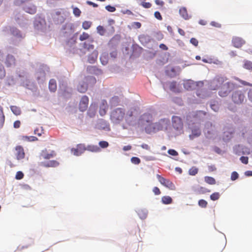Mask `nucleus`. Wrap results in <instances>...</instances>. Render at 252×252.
<instances>
[{
	"label": "nucleus",
	"mask_w": 252,
	"mask_h": 252,
	"mask_svg": "<svg viewBox=\"0 0 252 252\" xmlns=\"http://www.w3.org/2000/svg\"><path fill=\"white\" fill-rule=\"evenodd\" d=\"M15 58L11 55H7L4 61V63L6 67H11L15 64Z\"/></svg>",
	"instance_id": "ddd939ff"
},
{
	"label": "nucleus",
	"mask_w": 252,
	"mask_h": 252,
	"mask_svg": "<svg viewBox=\"0 0 252 252\" xmlns=\"http://www.w3.org/2000/svg\"><path fill=\"white\" fill-rule=\"evenodd\" d=\"M162 121H160L158 122L153 123L156 132L161 130L163 129Z\"/></svg>",
	"instance_id": "c756f323"
},
{
	"label": "nucleus",
	"mask_w": 252,
	"mask_h": 252,
	"mask_svg": "<svg viewBox=\"0 0 252 252\" xmlns=\"http://www.w3.org/2000/svg\"><path fill=\"white\" fill-rule=\"evenodd\" d=\"M90 35L87 32H83L82 34L80 35L79 40L80 41H84L90 39Z\"/></svg>",
	"instance_id": "f704fd0d"
},
{
	"label": "nucleus",
	"mask_w": 252,
	"mask_h": 252,
	"mask_svg": "<svg viewBox=\"0 0 252 252\" xmlns=\"http://www.w3.org/2000/svg\"><path fill=\"white\" fill-rule=\"evenodd\" d=\"M6 72L4 66L0 62V79H2L5 76Z\"/></svg>",
	"instance_id": "72a5a7b5"
},
{
	"label": "nucleus",
	"mask_w": 252,
	"mask_h": 252,
	"mask_svg": "<svg viewBox=\"0 0 252 252\" xmlns=\"http://www.w3.org/2000/svg\"><path fill=\"white\" fill-rule=\"evenodd\" d=\"M99 146L102 148H106L108 147L109 143L105 141H101L99 142Z\"/></svg>",
	"instance_id": "a18cd8bd"
},
{
	"label": "nucleus",
	"mask_w": 252,
	"mask_h": 252,
	"mask_svg": "<svg viewBox=\"0 0 252 252\" xmlns=\"http://www.w3.org/2000/svg\"><path fill=\"white\" fill-rule=\"evenodd\" d=\"M105 8L107 11H108L109 12H114L116 11V8L115 7L109 5L106 6Z\"/></svg>",
	"instance_id": "864d4df0"
},
{
	"label": "nucleus",
	"mask_w": 252,
	"mask_h": 252,
	"mask_svg": "<svg viewBox=\"0 0 252 252\" xmlns=\"http://www.w3.org/2000/svg\"><path fill=\"white\" fill-rule=\"evenodd\" d=\"M240 159L241 161L244 164H247L248 163L249 158L247 157L242 156L240 158Z\"/></svg>",
	"instance_id": "5fc2aeb1"
},
{
	"label": "nucleus",
	"mask_w": 252,
	"mask_h": 252,
	"mask_svg": "<svg viewBox=\"0 0 252 252\" xmlns=\"http://www.w3.org/2000/svg\"><path fill=\"white\" fill-rule=\"evenodd\" d=\"M88 150L92 152H99L100 151V148L96 145H90L86 147V151Z\"/></svg>",
	"instance_id": "b1692460"
},
{
	"label": "nucleus",
	"mask_w": 252,
	"mask_h": 252,
	"mask_svg": "<svg viewBox=\"0 0 252 252\" xmlns=\"http://www.w3.org/2000/svg\"><path fill=\"white\" fill-rule=\"evenodd\" d=\"M0 127H2L4 123V116L3 113L2 108L0 107Z\"/></svg>",
	"instance_id": "c9c22d12"
},
{
	"label": "nucleus",
	"mask_w": 252,
	"mask_h": 252,
	"mask_svg": "<svg viewBox=\"0 0 252 252\" xmlns=\"http://www.w3.org/2000/svg\"><path fill=\"white\" fill-rule=\"evenodd\" d=\"M141 120L143 124L145 123H151L153 120V116L148 113H144L141 116Z\"/></svg>",
	"instance_id": "f3484780"
},
{
	"label": "nucleus",
	"mask_w": 252,
	"mask_h": 252,
	"mask_svg": "<svg viewBox=\"0 0 252 252\" xmlns=\"http://www.w3.org/2000/svg\"><path fill=\"white\" fill-rule=\"evenodd\" d=\"M10 109L12 112L16 116L20 115L21 113V111L19 107L16 106H11Z\"/></svg>",
	"instance_id": "7c9ffc66"
},
{
	"label": "nucleus",
	"mask_w": 252,
	"mask_h": 252,
	"mask_svg": "<svg viewBox=\"0 0 252 252\" xmlns=\"http://www.w3.org/2000/svg\"><path fill=\"white\" fill-rule=\"evenodd\" d=\"M227 80V78L224 76H216L211 81L210 84V89L216 90L220 89L225 82Z\"/></svg>",
	"instance_id": "20e7f679"
},
{
	"label": "nucleus",
	"mask_w": 252,
	"mask_h": 252,
	"mask_svg": "<svg viewBox=\"0 0 252 252\" xmlns=\"http://www.w3.org/2000/svg\"><path fill=\"white\" fill-rule=\"evenodd\" d=\"M220 197V194L219 192H214L210 195V198L213 201L218 200Z\"/></svg>",
	"instance_id": "ea45409f"
},
{
	"label": "nucleus",
	"mask_w": 252,
	"mask_h": 252,
	"mask_svg": "<svg viewBox=\"0 0 252 252\" xmlns=\"http://www.w3.org/2000/svg\"><path fill=\"white\" fill-rule=\"evenodd\" d=\"M198 168L193 166L189 169V173L190 175L194 176L198 173Z\"/></svg>",
	"instance_id": "4c0bfd02"
},
{
	"label": "nucleus",
	"mask_w": 252,
	"mask_h": 252,
	"mask_svg": "<svg viewBox=\"0 0 252 252\" xmlns=\"http://www.w3.org/2000/svg\"><path fill=\"white\" fill-rule=\"evenodd\" d=\"M108 106L105 100H102L99 106V114L101 116H104L106 114Z\"/></svg>",
	"instance_id": "2eb2a0df"
},
{
	"label": "nucleus",
	"mask_w": 252,
	"mask_h": 252,
	"mask_svg": "<svg viewBox=\"0 0 252 252\" xmlns=\"http://www.w3.org/2000/svg\"><path fill=\"white\" fill-rule=\"evenodd\" d=\"M239 177V175L238 173L236 171H233L231 175V180L232 181H235Z\"/></svg>",
	"instance_id": "09e8293b"
},
{
	"label": "nucleus",
	"mask_w": 252,
	"mask_h": 252,
	"mask_svg": "<svg viewBox=\"0 0 252 252\" xmlns=\"http://www.w3.org/2000/svg\"><path fill=\"white\" fill-rule=\"evenodd\" d=\"M55 156V153L52 151L49 153L47 150H42L40 153V157L45 159H49Z\"/></svg>",
	"instance_id": "dca6fc26"
},
{
	"label": "nucleus",
	"mask_w": 252,
	"mask_h": 252,
	"mask_svg": "<svg viewBox=\"0 0 252 252\" xmlns=\"http://www.w3.org/2000/svg\"><path fill=\"white\" fill-rule=\"evenodd\" d=\"M41 164L45 167H56L59 165V162L56 160H50L48 162H42Z\"/></svg>",
	"instance_id": "4be33fe9"
},
{
	"label": "nucleus",
	"mask_w": 252,
	"mask_h": 252,
	"mask_svg": "<svg viewBox=\"0 0 252 252\" xmlns=\"http://www.w3.org/2000/svg\"><path fill=\"white\" fill-rule=\"evenodd\" d=\"M23 139L29 141H35L37 140V138L35 136H27L23 137Z\"/></svg>",
	"instance_id": "c03bdc74"
},
{
	"label": "nucleus",
	"mask_w": 252,
	"mask_h": 252,
	"mask_svg": "<svg viewBox=\"0 0 252 252\" xmlns=\"http://www.w3.org/2000/svg\"><path fill=\"white\" fill-rule=\"evenodd\" d=\"M88 97L86 95L83 96L79 103V110L82 112L85 111L88 108Z\"/></svg>",
	"instance_id": "1a4fd4ad"
},
{
	"label": "nucleus",
	"mask_w": 252,
	"mask_h": 252,
	"mask_svg": "<svg viewBox=\"0 0 252 252\" xmlns=\"http://www.w3.org/2000/svg\"><path fill=\"white\" fill-rule=\"evenodd\" d=\"M155 17L159 20H161L162 19V16L158 11H156L154 13Z\"/></svg>",
	"instance_id": "bf43d9fd"
},
{
	"label": "nucleus",
	"mask_w": 252,
	"mask_h": 252,
	"mask_svg": "<svg viewBox=\"0 0 252 252\" xmlns=\"http://www.w3.org/2000/svg\"><path fill=\"white\" fill-rule=\"evenodd\" d=\"M96 83V79L93 76L85 77L83 80L78 84L77 89L81 93H85L89 85H94Z\"/></svg>",
	"instance_id": "f257e3e1"
},
{
	"label": "nucleus",
	"mask_w": 252,
	"mask_h": 252,
	"mask_svg": "<svg viewBox=\"0 0 252 252\" xmlns=\"http://www.w3.org/2000/svg\"><path fill=\"white\" fill-rule=\"evenodd\" d=\"M190 43L194 45L195 46H197L198 45V40L195 38H191L190 40Z\"/></svg>",
	"instance_id": "052dcab7"
},
{
	"label": "nucleus",
	"mask_w": 252,
	"mask_h": 252,
	"mask_svg": "<svg viewBox=\"0 0 252 252\" xmlns=\"http://www.w3.org/2000/svg\"><path fill=\"white\" fill-rule=\"evenodd\" d=\"M173 127L177 130H181L183 127V123L181 118L177 116H173L172 118Z\"/></svg>",
	"instance_id": "0eeeda50"
},
{
	"label": "nucleus",
	"mask_w": 252,
	"mask_h": 252,
	"mask_svg": "<svg viewBox=\"0 0 252 252\" xmlns=\"http://www.w3.org/2000/svg\"><path fill=\"white\" fill-rule=\"evenodd\" d=\"M21 126V122L20 121H16L13 124V126L15 128H19Z\"/></svg>",
	"instance_id": "680f3d73"
},
{
	"label": "nucleus",
	"mask_w": 252,
	"mask_h": 252,
	"mask_svg": "<svg viewBox=\"0 0 252 252\" xmlns=\"http://www.w3.org/2000/svg\"><path fill=\"white\" fill-rule=\"evenodd\" d=\"M172 201V198L169 196H164L161 198V202L164 204H170Z\"/></svg>",
	"instance_id": "c85d7f7f"
},
{
	"label": "nucleus",
	"mask_w": 252,
	"mask_h": 252,
	"mask_svg": "<svg viewBox=\"0 0 252 252\" xmlns=\"http://www.w3.org/2000/svg\"><path fill=\"white\" fill-rule=\"evenodd\" d=\"M245 98L244 90H236L233 92L231 99L233 102L237 104H241Z\"/></svg>",
	"instance_id": "39448f33"
},
{
	"label": "nucleus",
	"mask_w": 252,
	"mask_h": 252,
	"mask_svg": "<svg viewBox=\"0 0 252 252\" xmlns=\"http://www.w3.org/2000/svg\"><path fill=\"white\" fill-rule=\"evenodd\" d=\"M232 43L235 47L239 48L245 43V41L241 37L235 36L233 37Z\"/></svg>",
	"instance_id": "9b49d317"
},
{
	"label": "nucleus",
	"mask_w": 252,
	"mask_h": 252,
	"mask_svg": "<svg viewBox=\"0 0 252 252\" xmlns=\"http://www.w3.org/2000/svg\"><path fill=\"white\" fill-rule=\"evenodd\" d=\"M119 99L118 96H114L111 98L110 103L113 106L116 105L119 103Z\"/></svg>",
	"instance_id": "a19ab883"
},
{
	"label": "nucleus",
	"mask_w": 252,
	"mask_h": 252,
	"mask_svg": "<svg viewBox=\"0 0 252 252\" xmlns=\"http://www.w3.org/2000/svg\"><path fill=\"white\" fill-rule=\"evenodd\" d=\"M25 10L26 12L30 14H33L36 12V8L34 5H31L30 6H26L25 7Z\"/></svg>",
	"instance_id": "a878e982"
},
{
	"label": "nucleus",
	"mask_w": 252,
	"mask_h": 252,
	"mask_svg": "<svg viewBox=\"0 0 252 252\" xmlns=\"http://www.w3.org/2000/svg\"><path fill=\"white\" fill-rule=\"evenodd\" d=\"M179 13L180 15L185 19L187 20L189 19V15L187 12L186 8L184 7H181L179 10Z\"/></svg>",
	"instance_id": "393cba45"
},
{
	"label": "nucleus",
	"mask_w": 252,
	"mask_h": 252,
	"mask_svg": "<svg viewBox=\"0 0 252 252\" xmlns=\"http://www.w3.org/2000/svg\"><path fill=\"white\" fill-rule=\"evenodd\" d=\"M153 191L155 195H159L161 193V191L158 188L155 187L153 189Z\"/></svg>",
	"instance_id": "13d9d810"
},
{
	"label": "nucleus",
	"mask_w": 252,
	"mask_h": 252,
	"mask_svg": "<svg viewBox=\"0 0 252 252\" xmlns=\"http://www.w3.org/2000/svg\"><path fill=\"white\" fill-rule=\"evenodd\" d=\"M184 87L187 90L191 89V86L190 85V83L189 81L186 82L184 83Z\"/></svg>",
	"instance_id": "0e129e2a"
},
{
	"label": "nucleus",
	"mask_w": 252,
	"mask_h": 252,
	"mask_svg": "<svg viewBox=\"0 0 252 252\" xmlns=\"http://www.w3.org/2000/svg\"><path fill=\"white\" fill-rule=\"evenodd\" d=\"M10 32L12 35L17 38H22V35L20 32L15 28H10Z\"/></svg>",
	"instance_id": "5701e85b"
},
{
	"label": "nucleus",
	"mask_w": 252,
	"mask_h": 252,
	"mask_svg": "<svg viewBox=\"0 0 252 252\" xmlns=\"http://www.w3.org/2000/svg\"><path fill=\"white\" fill-rule=\"evenodd\" d=\"M24 176V174H23V173L22 172H21V171H18L16 173V176H15V178L17 180H21V179L23 178Z\"/></svg>",
	"instance_id": "3c124183"
},
{
	"label": "nucleus",
	"mask_w": 252,
	"mask_h": 252,
	"mask_svg": "<svg viewBox=\"0 0 252 252\" xmlns=\"http://www.w3.org/2000/svg\"><path fill=\"white\" fill-rule=\"evenodd\" d=\"M43 131L44 130L43 127L40 126V127L36 128L34 130V133L40 136L42 135V133H43Z\"/></svg>",
	"instance_id": "58836bf2"
},
{
	"label": "nucleus",
	"mask_w": 252,
	"mask_h": 252,
	"mask_svg": "<svg viewBox=\"0 0 252 252\" xmlns=\"http://www.w3.org/2000/svg\"><path fill=\"white\" fill-rule=\"evenodd\" d=\"M243 67L246 69L252 71V62L247 60L244 61Z\"/></svg>",
	"instance_id": "2f4dec72"
},
{
	"label": "nucleus",
	"mask_w": 252,
	"mask_h": 252,
	"mask_svg": "<svg viewBox=\"0 0 252 252\" xmlns=\"http://www.w3.org/2000/svg\"><path fill=\"white\" fill-rule=\"evenodd\" d=\"M97 32L100 35H103L105 32V30L104 28L101 26H98L97 28Z\"/></svg>",
	"instance_id": "79ce46f5"
},
{
	"label": "nucleus",
	"mask_w": 252,
	"mask_h": 252,
	"mask_svg": "<svg viewBox=\"0 0 252 252\" xmlns=\"http://www.w3.org/2000/svg\"><path fill=\"white\" fill-rule=\"evenodd\" d=\"M45 72L43 70H40L36 73L37 80L39 82H43L44 81L45 78Z\"/></svg>",
	"instance_id": "aec40b11"
},
{
	"label": "nucleus",
	"mask_w": 252,
	"mask_h": 252,
	"mask_svg": "<svg viewBox=\"0 0 252 252\" xmlns=\"http://www.w3.org/2000/svg\"><path fill=\"white\" fill-rule=\"evenodd\" d=\"M140 159L139 158H137V157H132L131 158V161L132 163H133V164H138L140 163Z\"/></svg>",
	"instance_id": "8fccbe9b"
},
{
	"label": "nucleus",
	"mask_w": 252,
	"mask_h": 252,
	"mask_svg": "<svg viewBox=\"0 0 252 252\" xmlns=\"http://www.w3.org/2000/svg\"><path fill=\"white\" fill-rule=\"evenodd\" d=\"M207 202L204 199H200L198 201V205L202 208H206L207 206Z\"/></svg>",
	"instance_id": "37998d69"
},
{
	"label": "nucleus",
	"mask_w": 252,
	"mask_h": 252,
	"mask_svg": "<svg viewBox=\"0 0 252 252\" xmlns=\"http://www.w3.org/2000/svg\"><path fill=\"white\" fill-rule=\"evenodd\" d=\"M235 79L243 85H245V86H250L251 85L250 84V83H249L245 81H243L238 78H235Z\"/></svg>",
	"instance_id": "6e6d98bb"
},
{
	"label": "nucleus",
	"mask_w": 252,
	"mask_h": 252,
	"mask_svg": "<svg viewBox=\"0 0 252 252\" xmlns=\"http://www.w3.org/2000/svg\"><path fill=\"white\" fill-rule=\"evenodd\" d=\"M203 91L202 90L198 89L196 91V95L200 98H204L205 95L203 94Z\"/></svg>",
	"instance_id": "603ef678"
},
{
	"label": "nucleus",
	"mask_w": 252,
	"mask_h": 252,
	"mask_svg": "<svg viewBox=\"0 0 252 252\" xmlns=\"http://www.w3.org/2000/svg\"><path fill=\"white\" fill-rule=\"evenodd\" d=\"M87 3L89 5H92L94 7H97L98 6V5L96 4V3H95L93 2H92L91 1H87Z\"/></svg>",
	"instance_id": "338daca9"
},
{
	"label": "nucleus",
	"mask_w": 252,
	"mask_h": 252,
	"mask_svg": "<svg viewBox=\"0 0 252 252\" xmlns=\"http://www.w3.org/2000/svg\"><path fill=\"white\" fill-rule=\"evenodd\" d=\"M73 13L75 16L79 17L81 13V10L77 7L73 8Z\"/></svg>",
	"instance_id": "de8ad7c7"
},
{
	"label": "nucleus",
	"mask_w": 252,
	"mask_h": 252,
	"mask_svg": "<svg viewBox=\"0 0 252 252\" xmlns=\"http://www.w3.org/2000/svg\"><path fill=\"white\" fill-rule=\"evenodd\" d=\"M211 25H212V26H214L215 27L219 28L221 27V25L220 23L214 22V21H213L211 23Z\"/></svg>",
	"instance_id": "69168bd1"
},
{
	"label": "nucleus",
	"mask_w": 252,
	"mask_h": 252,
	"mask_svg": "<svg viewBox=\"0 0 252 252\" xmlns=\"http://www.w3.org/2000/svg\"><path fill=\"white\" fill-rule=\"evenodd\" d=\"M168 153L169 155L173 156H177L178 155L177 152L175 150H173V149H169L168 151Z\"/></svg>",
	"instance_id": "4d7b16f0"
},
{
	"label": "nucleus",
	"mask_w": 252,
	"mask_h": 252,
	"mask_svg": "<svg viewBox=\"0 0 252 252\" xmlns=\"http://www.w3.org/2000/svg\"><path fill=\"white\" fill-rule=\"evenodd\" d=\"M96 127L99 129L107 131L110 129L109 125L107 122L103 119L99 120L96 124Z\"/></svg>",
	"instance_id": "9d476101"
},
{
	"label": "nucleus",
	"mask_w": 252,
	"mask_h": 252,
	"mask_svg": "<svg viewBox=\"0 0 252 252\" xmlns=\"http://www.w3.org/2000/svg\"><path fill=\"white\" fill-rule=\"evenodd\" d=\"M211 108L215 112L219 110V106L218 104H213L211 105Z\"/></svg>",
	"instance_id": "e2e57ef3"
},
{
	"label": "nucleus",
	"mask_w": 252,
	"mask_h": 252,
	"mask_svg": "<svg viewBox=\"0 0 252 252\" xmlns=\"http://www.w3.org/2000/svg\"><path fill=\"white\" fill-rule=\"evenodd\" d=\"M237 87V84L232 82L224 83L219 92V95L221 97L227 96L230 92Z\"/></svg>",
	"instance_id": "f03ea898"
},
{
	"label": "nucleus",
	"mask_w": 252,
	"mask_h": 252,
	"mask_svg": "<svg viewBox=\"0 0 252 252\" xmlns=\"http://www.w3.org/2000/svg\"><path fill=\"white\" fill-rule=\"evenodd\" d=\"M140 5L145 8H149L152 6V4L149 2L142 1Z\"/></svg>",
	"instance_id": "49530a36"
},
{
	"label": "nucleus",
	"mask_w": 252,
	"mask_h": 252,
	"mask_svg": "<svg viewBox=\"0 0 252 252\" xmlns=\"http://www.w3.org/2000/svg\"><path fill=\"white\" fill-rule=\"evenodd\" d=\"M125 110L121 108H117L111 113L110 119L114 123H119L124 118Z\"/></svg>",
	"instance_id": "7ed1b4c3"
},
{
	"label": "nucleus",
	"mask_w": 252,
	"mask_h": 252,
	"mask_svg": "<svg viewBox=\"0 0 252 252\" xmlns=\"http://www.w3.org/2000/svg\"><path fill=\"white\" fill-rule=\"evenodd\" d=\"M91 43H93L94 42V39L91 38L90 40ZM83 47L84 49L87 50L93 49L94 48V46L92 43H88L87 42H85L83 44Z\"/></svg>",
	"instance_id": "bb28decb"
},
{
	"label": "nucleus",
	"mask_w": 252,
	"mask_h": 252,
	"mask_svg": "<svg viewBox=\"0 0 252 252\" xmlns=\"http://www.w3.org/2000/svg\"><path fill=\"white\" fill-rule=\"evenodd\" d=\"M49 89L52 92H55L56 91L57 84L55 80L52 79L49 81Z\"/></svg>",
	"instance_id": "412c9836"
},
{
	"label": "nucleus",
	"mask_w": 252,
	"mask_h": 252,
	"mask_svg": "<svg viewBox=\"0 0 252 252\" xmlns=\"http://www.w3.org/2000/svg\"><path fill=\"white\" fill-rule=\"evenodd\" d=\"M98 56V52L96 50H94L90 55H89L88 59V62L90 63H94L96 61Z\"/></svg>",
	"instance_id": "a211bd4d"
},
{
	"label": "nucleus",
	"mask_w": 252,
	"mask_h": 252,
	"mask_svg": "<svg viewBox=\"0 0 252 252\" xmlns=\"http://www.w3.org/2000/svg\"><path fill=\"white\" fill-rule=\"evenodd\" d=\"M205 181L209 185H215L216 184L215 179L209 176H206L205 177Z\"/></svg>",
	"instance_id": "473e14b6"
},
{
	"label": "nucleus",
	"mask_w": 252,
	"mask_h": 252,
	"mask_svg": "<svg viewBox=\"0 0 252 252\" xmlns=\"http://www.w3.org/2000/svg\"><path fill=\"white\" fill-rule=\"evenodd\" d=\"M86 151V146L84 144H79L76 148L71 149V153L76 156H80Z\"/></svg>",
	"instance_id": "6e6552de"
},
{
	"label": "nucleus",
	"mask_w": 252,
	"mask_h": 252,
	"mask_svg": "<svg viewBox=\"0 0 252 252\" xmlns=\"http://www.w3.org/2000/svg\"><path fill=\"white\" fill-rule=\"evenodd\" d=\"M145 129L147 133L156 132L153 123H149V124L145 127Z\"/></svg>",
	"instance_id": "cd10ccee"
},
{
	"label": "nucleus",
	"mask_w": 252,
	"mask_h": 252,
	"mask_svg": "<svg viewBox=\"0 0 252 252\" xmlns=\"http://www.w3.org/2000/svg\"><path fill=\"white\" fill-rule=\"evenodd\" d=\"M170 90L175 93H180L181 92V86L176 82L173 81L169 83V86Z\"/></svg>",
	"instance_id": "4468645a"
},
{
	"label": "nucleus",
	"mask_w": 252,
	"mask_h": 252,
	"mask_svg": "<svg viewBox=\"0 0 252 252\" xmlns=\"http://www.w3.org/2000/svg\"><path fill=\"white\" fill-rule=\"evenodd\" d=\"M92 24L91 22L85 21L82 23V28L85 30H88L91 27Z\"/></svg>",
	"instance_id": "e433bc0d"
},
{
	"label": "nucleus",
	"mask_w": 252,
	"mask_h": 252,
	"mask_svg": "<svg viewBox=\"0 0 252 252\" xmlns=\"http://www.w3.org/2000/svg\"><path fill=\"white\" fill-rule=\"evenodd\" d=\"M155 3L158 5H160V6H163L164 4V2L162 0H155Z\"/></svg>",
	"instance_id": "774afa93"
},
{
	"label": "nucleus",
	"mask_w": 252,
	"mask_h": 252,
	"mask_svg": "<svg viewBox=\"0 0 252 252\" xmlns=\"http://www.w3.org/2000/svg\"><path fill=\"white\" fill-rule=\"evenodd\" d=\"M16 158L20 160L24 158L25 154L23 148L21 146H17L15 147Z\"/></svg>",
	"instance_id": "f8f14e48"
},
{
	"label": "nucleus",
	"mask_w": 252,
	"mask_h": 252,
	"mask_svg": "<svg viewBox=\"0 0 252 252\" xmlns=\"http://www.w3.org/2000/svg\"><path fill=\"white\" fill-rule=\"evenodd\" d=\"M157 178H158L159 182L163 186H165V187L168 188L169 189H170L171 190H175V189L176 187H175L174 184L169 180L165 179L159 175H157Z\"/></svg>",
	"instance_id": "423d86ee"
},
{
	"label": "nucleus",
	"mask_w": 252,
	"mask_h": 252,
	"mask_svg": "<svg viewBox=\"0 0 252 252\" xmlns=\"http://www.w3.org/2000/svg\"><path fill=\"white\" fill-rule=\"evenodd\" d=\"M189 126L192 131V134L190 136L198 137L200 135L201 131L198 127H193L190 124H189Z\"/></svg>",
	"instance_id": "6ab92c4d"
}]
</instances>
